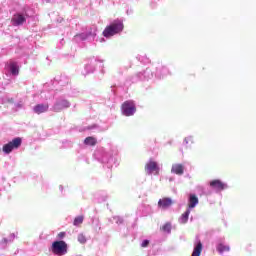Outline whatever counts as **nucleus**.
Listing matches in <instances>:
<instances>
[{
    "label": "nucleus",
    "mask_w": 256,
    "mask_h": 256,
    "mask_svg": "<svg viewBox=\"0 0 256 256\" xmlns=\"http://www.w3.org/2000/svg\"><path fill=\"white\" fill-rule=\"evenodd\" d=\"M85 218L83 216H78L74 219L73 225H75V227H79V225L83 224V220Z\"/></svg>",
    "instance_id": "6ab92c4d"
},
{
    "label": "nucleus",
    "mask_w": 256,
    "mask_h": 256,
    "mask_svg": "<svg viewBox=\"0 0 256 256\" xmlns=\"http://www.w3.org/2000/svg\"><path fill=\"white\" fill-rule=\"evenodd\" d=\"M11 21L14 27H19V25H23V23H25L27 19L22 14H16L13 16Z\"/></svg>",
    "instance_id": "0eeeda50"
},
{
    "label": "nucleus",
    "mask_w": 256,
    "mask_h": 256,
    "mask_svg": "<svg viewBox=\"0 0 256 256\" xmlns=\"http://www.w3.org/2000/svg\"><path fill=\"white\" fill-rule=\"evenodd\" d=\"M78 241H79V243L85 244V243H87V238L85 237V235L79 234Z\"/></svg>",
    "instance_id": "aec40b11"
},
{
    "label": "nucleus",
    "mask_w": 256,
    "mask_h": 256,
    "mask_svg": "<svg viewBox=\"0 0 256 256\" xmlns=\"http://www.w3.org/2000/svg\"><path fill=\"white\" fill-rule=\"evenodd\" d=\"M171 171L172 173H175V175H183L185 172V166H183V164H174L172 165Z\"/></svg>",
    "instance_id": "9d476101"
},
{
    "label": "nucleus",
    "mask_w": 256,
    "mask_h": 256,
    "mask_svg": "<svg viewBox=\"0 0 256 256\" xmlns=\"http://www.w3.org/2000/svg\"><path fill=\"white\" fill-rule=\"evenodd\" d=\"M141 247H149V240H143Z\"/></svg>",
    "instance_id": "4be33fe9"
},
{
    "label": "nucleus",
    "mask_w": 256,
    "mask_h": 256,
    "mask_svg": "<svg viewBox=\"0 0 256 256\" xmlns=\"http://www.w3.org/2000/svg\"><path fill=\"white\" fill-rule=\"evenodd\" d=\"M10 72L12 75H19V65L16 62L10 63Z\"/></svg>",
    "instance_id": "2eb2a0df"
},
{
    "label": "nucleus",
    "mask_w": 256,
    "mask_h": 256,
    "mask_svg": "<svg viewBox=\"0 0 256 256\" xmlns=\"http://www.w3.org/2000/svg\"><path fill=\"white\" fill-rule=\"evenodd\" d=\"M185 143H186V145H189V143H193V137H187V138H185Z\"/></svg>",
    "instance_id": "412c9836"
},
{
    "label": "nucleus",
    "mask_w": 256,
    "mask_h": 256,
    "mask_svg": "<svg viewBox=\"0 0 256 256\" xmlns=\"http://www.w3.org/2000/svg\"><path fill=\"white\" fill-rule=\"evenodd\" d=\"M8 103H15V100L13 98L8 99Z\"/></svg>",
    "instance_id": "b1692460"
},
{
    "label": "nucleus",
    "mask_w": 256,
    "mask_h": 256,
    "mask_svg": "<svg viewBox=\"0 0 256 256\" xmlns=\"http://www.w3.org/2000/svg\"><path fill=\"white\" fill-rule=\"evenodd\" d=\"M203 251V243L198 242L197 245L194 247L191 256H201V252Z\"/></svg>",
    "instance_id": "f8f14e48"
},
{
    "label": "nucleus",
    "mask_w": 256,
    "mask_h": 256,
    "mask_svg": "<svg viewBox=\"0 0 256 256\" xmlns=\"http://www.w3.org/2000/svg\"><path fill=\"white\" fill-rule=\"evenodd\" d=\"M210 187L215 191H224V189H227V184L219 179H216L210 182Z\"/></svg>",
    "instance_id": "423d86ee"
},
{
    "label": "nucleus",
    "mask_w": 256,
    "mask_h": 256,
    "mask_svg": "<svg viewBox=\"0 0 256 256\" xmlns=\"http://www.w3.org/2000/svg\"><path fill=\"white\" fill-rule=\"evenodd\" d=\"M158 205H159V207H161V200L158 201Z\"/></svg>",
    "instance_id": "a878e982"
},
{
    "label": "nucleus",
    "mask_w": 256,
    "mask_h": 256,
    "mask_svg": "<svg viewBox=\"0 0 256 256\" xmlns=\"http://www.w3.org/2000/svg\"><path fill=\"white\" fill-rule=\"evenodd\" d=\"M191 213V210H186L180 217V222L185 224L187 221H189V215Z\"/></svg>",
    "instance_id": "dca6fc26"
},
{
    "label": "nucleus",
    "mask_w": 256,
    "mask_h": 256,
    "mask_svg": "<svg viewBox=\"0 0 256 256\" xmlns=\"http://www.w3.org/2000/svg\"><path fill=\"white\" fill-rule=\"evenodd\" d=\"M123 29H125L123 22H121L120 20H115L114 22L110 23L108 26L105 27L102 35L103 37H106V39H109L111 37H115V35H119V33H122Z\"/></svg>",
    "instance_id": "f257e3e1"
},
{
    "label": "nucleus",
    "mask_w": 256,
    "mask_h": 256,
    "mask_svg": "<svg viewBox=\"0 0 256 256\" xmlns=\"http://www.w3.org/2000/svg\"><path fill=\"white\" fill-rule=\"evenodd\" d=\"M198 203H199V198H197L195 194H190L188 209H194V207H196Z\"/></svg>",
    "instance_id": "9b49d317"
},
{
    "label": "nucleus",
    "mask_w": 256,
    "mask_h": 256,
    "mask_svg": "<svg viewBox=\"0 0 256 256\" xmlns=\"http://www.w3.org/2000/svg\"><path fill=\"white\" fill-rule=\"evenodd\" d=\"M2 243H7V239L4 238V239L2 240Z\"/></svg>",
    "instance_id": "393cba45"
},
{
    "label": "nucleus",
    "mask_w": 256,
    "mask_h": 256,
    "mask_svg": "<svg viewBox=\"0 0 256 256\" xmlns=\"http://www.w3.org/2000/svg\"><path fill=\"white\" fill-rule=\"evenodd\" d=\"M69 107H71V104L69 103V101L62 100L60 103H56L54 105L53 109L56 113H59V111H61V109H67Z\"/></svg>",
    "instance_id": "6e6552de"
},
{
    "label": "nucleus",
    "mask_w": 256,
    "mask_h": 256,
    "mask_svg": "<svg viewBox=\"0 0 256 256\" xmlns=\"http://www.w3.org/2000/svg\"><path fill=\"white\" fill-rule=\"evenodd\" d=\"M84 145H89L90 147H95V145H97V138L91 137V136L85 138Z\"/></svg>",
    "instance_id": "ddd939ff"
},
{
    "label": "nucleus",
    "mask_w": 256,
    "mask_h": 256,
    "mask_svg": "<svg viewBox=\"0 0 256 256\" xmlns=\"http://www.w3.org/2000/svg\"><path fill=\"white\" fill-rule=\"evenodd\" d=\"M145 172L148 175H151L152 173H155L156 175H159V166H157V162L149 161L148 163H146Z\"/></svg>",
    "instance_id": "39448f33"
},
{
    "label": "nucleus",
    "mask_w": 256,
    "mask_h": 256,
    "mask_svg": "<svg viewBox=\"0 0 256 256\" xmlns=\"http://www.w3.org/2000/svg\"><path fill=\"white\" fill-rule=\"evenodd\" d=\"M171 229H173V226L171 225V222L165 223L162 226V231H164V233H171Z\"/></svg>",
    "instance_id": "a211bd4d"
},
{
    "label": "nucleus",
    "mask_w": 256,
    "mask_h": 256,
    "mask_svg": "<svg viewBox=\"0 0 256 256\" xmlns=\"http://www.w3.org/2000/svg\"><path fill=\"white\" fill-rule=\"evenodd\" d=\"M65 235H66L65 232L58 233V239H64Z\"/></svg>",
    "instance_id": "5701e85b"
},
{
    "label": "nucleus",
    "mask_w": 256,
    "mask_h": 256,
    "mask_svg": "<svg viewBox=\"0 0 256 256\" xmlns=\"http://www.w3.org/2000/svg\"><path fill=\"white\" fill-rule=\"evenodd\" d=\"M49 111V104H38L34 106V113L41 115V113H47Z\"/></svg>",
    "instance_id": "1a4fd4ad"
},
{
    "label": "nucleus",
    "mask_w": 256,
    "mask_h": 256,
    "mask_svg": "<svg viewBox=\"0 0 256 256\" xmlns=\"http://www.w3.org/2000/svg\"><path fill=\"white\" fill-rule=\"evenodd\" d=\"M23 143V139L21 137H16L12 141L8 142L2 147L3 153L6 155H9V153H12L15 151V149H19Z\"/></svg>",
    "instance_id": "7ed1b4c3"
},
{
    "label": "nucleus",
    "mask_w": 256,
    "mask_h": 256,
    "mask_svg": "<svg viewBox=\"0 0 256 256\" xmlns=\"http://www.w3.org/2000/svg\"><path fill=\"white\" fill-rule=\"evenodd\" d=\"M173 205V200L171 198H163L161 200V207H171Z\"/></svg>",
    "instance_id": "f3484780"
},
{
    "label": "nucleus",
    "mask_w": 256,
    "mask_h": 256,
    "mask_svg": "<svg viewBox=\"0 0 256 256\" xmlns=\"http://www.w3.org/2000/svg\"><path fill=\"white\" fill-rule=\"evenodd\" d=\"M51 253L57 256L67 255L69 251V245L63 240L54 241L50 247Z\"/></svg>",
    "instance_id": "f03ea898"
},
{
    "label": "nucleus",
    "mask_w": 256,
    "mask_h": 256,
    "mask_svg": "<svg viewBox=\"0 0 256 256\" xmlns=\"http://www.w3.org/2000/svg\"><path fill=\"white\" fill-rule=\"evenodd\" d=\"M135 111H137V108L135 107V103L133 101H125L122 104V115H125V117L135 115Z\"/></svg>",
    "instance_id": "20e7f679"
},
{
    "label": "nucleus",
    "mask_w": 256,
    "mask_h": 256,
    "mask_svg": "<svg viewBox=\"0 0 256 256\" xmlns=\"http://www.w3.org/2000/svg\"><path fill=\"white\" fill-rule=\"evenodd\" d=\"M216 249H217V251H218L219 253H227V252L230 251L229 246H228V245H225V244H223V243L218 244L217 247H216Z\"/></svg>",
    "instance_id": "4468645a"
}]
</instances>
